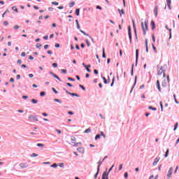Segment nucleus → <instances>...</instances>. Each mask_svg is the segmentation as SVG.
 <instances>
[{"label":"nucleus","instance_id":"nucleus-33","mask_svg":"<svg viewBox=\"0 0 179 179\" xmlns=\"http://www.w3.org/2000/svg\"><path fill=\"white\" fill-rule=\"evenodd\" d=\"M100 134H96V136H95V141H97V139H100Z\"/></svg>","mask_w":179,"mask_h":179},{"label":"nucleus","instance_id":"nucleus-34","mask_svg":"<svg viewBox=\"0 0 179 179\" xmlns=\"http://www.w3.org/2000/svg\"><path fill=\"white\" fill-rule=\"evenodd\" d=\"M70 95L75 96L76 97H79V95L78 94H75V93H71Z\"/></svg>","mask_w":179,"mask_h":179},{"label":"nucleus","instance_id":"nucleus-7","mask_svg":"<svg viewBox=\"0 0 179 179\" xmlns=\"http://www.w3.org/2000/svg\"><path fill=\"white\" fill-rule=\"evenodd\" d=\"M129 38L130 43H132V34L131 33V27H129Z\"/></svg>","mask_w":179,"mask_h":179},{"label":"nucleus","instance_id":"nucleus-63","mask_svg":"<svg viewBox=\"0 0 179 179\" xmlns=\"http://www.w3.org/2000/svg\"><path fill=\"white\" fill-rule=\"evenodd\" d=\"M56 131L57 132V134H61V130L56 129Z\"/></svg>","mask_w":179,"mask_h":179},{"label":"nucleus","instance_id":"nucleus-21","mask_svg":"<svg viewBox=\"0 0 179 179\" xmlns=\"http://www.w3.org/2000/svg\"><path fill=\"white\" fill-rule=\"evenodd\" d=\"M53 76L55 78V79H57L59 82H61V78L58 77L56 74H53Z\"/></svg>","mask_w":179,"mask_h":179},{"label":"nucleus","instance_id":"nucleus-51","mask_svg":"<svg viewBox=\"0 0 179 179\" xmlns=\"http://www.w3.org/2000/svg\"><path fill=\"white\" fill-rule=\"evenodd\" d=\"M169 156V150H166V152L165 153V157H167Z\"/></svg>","mask_w":179,"mask_h":179},{"label":"nucleus","instance_id":"nucleus-9","mask_svg":"<svg viewBox=\"0 0 179 179\" xmlns=\"http://www.w3.org/2000/svg\"><path fill=\"white\" fill-rule=\"evenodd\" d=\"M157 10H158V8H157V6H156L154 8V13L156 17H157Z\"/></svg>","mask_w":179,"mask_h":179},{"label":"nucleus","instance_id":"nucleus-1","mask_svg":"<svg viewBox=\"0 0 179 179\" xmlns=\"http://www.w3.org/2000/svg\"><path fill=\"white\" fill-rule=\"evenodd\" d=\"M141 27L143 31V34H146V31H148V22L145 21L144 23L141 22Z\"/></svg>","mask_w":179,"mask_h":179},{"label":"nucleus","instance_id":"nucleus-12","mask_svg":"<svg viewBox=\"0 0 179 179\" xmlns=\"http://www.w3.org/2000/svg\"><path fill=\"white\" fill-rule=\"evenodd\" d=\"M157 87L158 90H159V92H161L162 90L160 88V81H159V80H157Z\"/></svg>","mask_w":179,"mask_h":179},{"label":"nucleus","instance_id":"nucleus-10","mask_svg":"<svg viewBox=\"0 0 179 179\" xmlns=\"http://www.w3.org/2000/svg\"><path fill=\"white\" fill-rule=\"evenodd\" d=\"M151 27L152 30H155V29H156V24H155L154 21H151Z\"/></svg>","mask_w":179,"mask_h":179},{"label":"nucleus","instance_id":"nucleus-17","mask_svg":"<svg viewBox=\"0 0 179 179\" xmlns=\"http://www.w3.org/2000/svg\"><path fill=\"white\" fill-rule=\"evenodd\" d=\"M162 85L164 87H166V86H167V81H166V80H164Z\"/></svg>","mask_w":179,"mask_h":179},{"label":"nucleus","instance_id":"nucleus-38","mask_svg":"<svg viewBox=\"0 0 179 179\" xmlns=\"http://www.w3.org/2000/svg\"><path fill=\"white\" fill-rule=\"evenodd\" d=\"M149 110H153L154 111H156V108H152V106L148 107Z\"/></svg>","mask_w":179,"mask_h":179},{"label":"nucleus","instance_id":"nucleus-23","mask_svg":"<svg viewBox=\"0 0 179 179\" xmlns=\"http://www.w3.org/2000/svg\"><path fill=\"white\" fill-rule=\"evenodd\" d=\"M90 132H92V129H91L90 128L87 129L84 131L85 134H89Z\"/></svg>","mask_w":179,"mask_h":179},{"label":"nucleus","instance_id":"nucleus-46","mask_svg":"<svg viewBox=\"0 0 179 179\" xmlns=\"http://www.w3.org/2000/svg\"><path fill=\"white\" fill-rule=\"evenodd\" d=\"M22 99H24V100L29 99V96H26V95H24L22 96Z\"/></svg>","mask_w":179,"mask_h":179},{"label":"nucleus","instance_id":"nucleus-29","mask_svg":"<svg viewBox=\"0 0 179 179\" xmlns=\"http://www.w3.org/2000/svg\"><path fill=\"white\" fill-rule=\"evenodd\" d=\"M157 177H158V176L157 175L156 176H155H155H151L150 178H149V179H157Z\"/></svg>","mask_w":179,"mask_h":179},{"label":"nucleus","instance_id":"nucleus-16","mask_svg":"<svg viewBox=\"0 0 179 179\" xmlns=\"http://www.w3.org/2000/svg\"><path fill=\"white\" fill-rule=\"evenodd\" d=\"M90 64H88V65H87V66H85V68L86 69V70L88 71V72H91V71H90V69H89V68H90Z\"/></svg>","mask_w":179,"mask_h":179},{"label":"nucleus","instance_id":"nucleus-53","mask_svg":"<svg viewBox=\"0 0 179 179\" xmlns=\"http://www.w3.org/2000/svg\"><path fill=\"white\" fill-rule=\"evenodd\" d=\"M79 86L81 87V89H83V90H86V88H85L83 85H80Z\"/></svg>","mask_w":179,"mask_h":179},{"label":"nucleus","instance_id":"nucleus-41","mask_svg":"<svg viewBox=\"0 0 179 179\" xmlns=\"http://www.w3.org/2000/svg\"><path fill=\"white\" fill-rule=\"evenodd\" d=\"M3 24H4V26H8L9 22H8V21H4Z\"/></svg>","mask_w":179,"mask_h":179},{"label":"nucleus","instance_id":"nucleus-4","mask_svg":"<svg viewBox=\"0 0 179 179\" xmlns=\"http://www.w3.org/2000/svg\"><path fill=\"white\" fill-rule=\"evenodd\" d=\"M29 121H38V118L34 115H30L28 117Z\"/></svg>","mask_w":179,"mask_h":179},{"label":"nucleus","instance_id":"nucleus-24","mask_svg":"<svg viewBox=\"0 0 179 179\" xmlns=\"http://www.w3.org/2000/svg\"><path fill=\"white\" fill-rule=\"evenodd\" d=\"M166 29H167L168 30H169V32H170V37L169 38H171V29H169V26L166 25Z\"/></svg>","mask_w":179,"mask_h":179},{"label":"nucleus","instance_id":"nucleus-42","mask_svg":"<svg viewBox=\"0 0 179 179\" xmlns=\"http://www.w3.org/2000/svg\"><path fill=\"white\" fill-rule=\"evenodd\" d=\"M54 101H56L57 103H62V102L60 101L59 99H54Z\"/></svg>","mask_w":179,"mask_h":179},{"label":"nucleus","instance_id":"nucleus-11","mask_svg":"<svg viewBox=\"0 0 179 179\" xmlns=\"http://www.w3.org/2000/svg\"><path fill=\"white\" fill-rule=\"evenodd\" d=\"M166 2H167V5H168V7L171 10V0H166Z\"/></svg>","mask_w":179,"mask_h":179},{"label":"nucleus","instance_id":"nucleus-22","mask_svg":"<svg viewBox=\"0 0 179 179\" xmlns=\"http://www.w3.org/2000/svg\"><path fill=\"white\" fill-rule=\"evenodd\" d=\"M119 13L120 15V16H122V15H124V10L123 9H118Z\"/></svg>","mask_w":179,"mask_h":179},{"label":"nucleus","instance_id":"nucleus-36","mask_svg":"<svg viewBox=\"0 0 179 179\" xmlns=\"http://www.w3.org/2000/svg\"><path fill=\"white\" fill-rule=\"evenodd\" d=\"M14 29L15 30H17L18 29H20V27H19V25H15Z\"/></svg>","mask_w":179,"mask_h":179},{"label":"nucleus","instance_id":"nucleus-2","mask_svg":"<svg viewBox=\"0 0 179 179\" xmlns=\"http://www.w3.org/2000/svg\"><path fill=\"white\" fill-rule=\"evenodd\" d=\"M114 168V165H113L110 169L109 171L107 172H104L102 175V179H108V174L110 173V171H111V170H113V169Z\"/></svg>","mask_w":179,"mask_h":179},{"label":"nucleus","instance_id":"nucleus-45","mask_svg":"<svg viewBox=\"0 0 179 179\" xmlns=\"http://www.w3.org/2000/svg\"><path fill=\"white\" fill-rule=\"evenodd\" d=\"M68 80H71L72 82H75V80L71 77L68 78Z\"/></svg>","mask_w":179,"mask_h":179},{"label":"nucleus","instance_id":"nucleus-50","mask_svg":"<svg viewBox=\"0 0 179 179\" xmlns=\"http://www.w3.org/2000/svg\"><path fill=\"white\" fill-rule=\"evenodd\" d=\"M85 43H86L87 45V47H90V43H89L88 41H85Z\"/></svg>","mask_w":179,"mask_h":179},{"label":"nucleus","instance_id":"nucleus-54","mask_svg":"<svg viewBox=\"0 0 179 179\" xmlns=\"http://www.w3.org/2000/svg\"><path fill=\"white\" fill-rule=\"evenodd\" d=\"M55 47L56 48H59V43H56V44L55 45Z\"/></svg>","mask_w":179,"mask_h":179},{"label":"nucleus","instance_id":"nucleus-13","mask_svg":"<svg viewBox=\"0 0 179 179\" xmlns=\"http://www.w3.org/2000/svg\"><path fill=\"white\" fill-rule=\"evenodd\" d=\"M133 27L134 28V33H135V35H136V38H138V35L136 34V28H135V21H133Z\"/></svg>","mask_w":179,"mask_h":179},{"label":"nucleus","instance_id":"nucleus-30","mask_svg":"<svg viewBox=\"0 0 179 179\" xmlns=\"http://www.w3.org/2000/svg\"><path fill=\"white\" fill-rule=\"evenodd\" d=\"M36 145H37L38 148H44V144L38 143V144H36Z\"/></svg>","mask_w":179,"mask_h":179},{"label":"nucleus","instance_id":"nucleus-37","mask_svg":"<svg viewBox=\"0 0 179 179\" xmlns=\"http://www.w3.org/2000/svg\"><path fill=\"white\" fill-rule=\"evenodd\" d=\"M115 80V78L113 77V80H112V83H111V85H110L111 87L113 86Z\"/></svg>","mask_w":179,"mask_h":179},{"label":"nucleus","instance_id":"nucleus-62","mask_svg":"<svg viewBox=\"0 0 179 179\" xmlns=\"http://www.w3.org/2000/svg\"><path fill=\"white\" fill-rule=\"evenodd\" d=\"M48 54H49L50 55H51V54H52V52L51 50H48Z\"/></svg>","mask_w":179,"mask_h":179},{"label":"nucleus","instance_id":"nucleus-61","mask_svg":"<svg viewBox=\"0 0 179 179\" xmlns=\"http://www.w3.org/2000/svg\"><path fill=\"white\" fill-rule=\"evenodd\" d=\"M49 45H44V48L45 50H47L48 48Z\"/></svg>","mask_w":179,"mask_h":179},{"label":"nucleus","instance_id":"nucleus-15","mask_svg":"<svg viewBox=\"0 0 179 179\" xmlns=\"http://www.w3.org/2000/svg\"><path fill=\"white\" fill-rule=\"evenodd\" d=\"M139 57V50H136V59H138V57Z\"/></svg>","mask_w":179,"mask_h":179},{"label":"nucleus","instance_id":"nucleus-49","mask_svg":"<svg viewBox=\"0 0 179 179\" xmlns=\"http://www.w3.org/2000/svg\"><path fill=\"white\" fill-rule=\"evenodd\" d=\"M94 73L95 75H99V71L95 69V70H94Z\"/></svg>","mask_w":179,"mask_h":179},{"label":"nucleus","instance_id":"nucleus-5","mask_svg":"<svg viewBox=\"0 0 179 179\" xmlns=\"http://www.w3.org/2000/svg\"><path fill=\"white\" fill-rule=\"evenodd\" d=\"M20 169H27L29 167V165L26 163H21L19 164Z\"/></svg>","mask_w":179,"mask_h":179},{"label":"nucleus","instance_id":"nucleus-32","mask_svg":"<svg viewBox=\"0 0 179 179\" xmlns=\"http://www.w3.org/2000/svg\"><path fill=\"white\" fill-rule=\"evenodd\" d=\"M12 9H13V10H14L15 12H18V10H17V8H16V6H13L12 7Z\"/></svg>","mask_w":179,"mask_h":179},{"label":"nucleus","instance_id":"nucleus-3","mask_svg":"<svg viewBox=\"0 0 179 179\" xmlns=\"http://www.w3.org/2000/svg\"><path fill=\"white\" fill-rule=\"evenodd\" d=\"M157 75L159 76H162V75H163V78H166V73L164 72V70H163V67H161L159 69H158Z\"/></svg>","mask_w":179,"mask_h":179},{"label":"nucleus","instance_id":"nucleus-56","mask_svg":"<svg viewBox=\"0 0 179 179\" xmlns=\"http://www.w3.org/2000/svg\"><path fill=\"white\" fill-rule=\"evenodd\" d=\"M29 59L33 60V59H34V57L33 56L30 55L29 57Z\"/></svg>","mask_w":179,"mask_h":179},{"label":"nucleus","instance_id":"nucleus-27","mask_svg":"<svg viewBox=\"0 0 179 179\" xmlns=\"http://www.w3.org/2000/svg\"><path fill=\"white\" fill-rule=\"evenodd\" d=\"M100 136H103V139H106V134H104V132L101 131V134H99Z\"/></svg>","mask_w":179,"mask_h":179},{"label":"nucleus","instance_id":"nucleus-44","mask_svg":"<svg viewBox=\"0 0 179 179\" xmlns=\"http://www.w3.org/2000/svg\"><path fill=\"white\" fill-rule=\"evenodd\" d=\"M178 127V123H176V124H175V127H174V129H173V131H176V129H177Z\"/></svg>","mask_w":179,"mask_h":179},{"label":"nucleus","instance_id":"nucleus-43","mask_svg":"<svg viewBox=\"0 0 179 179\" xmlns=\"http://www.w3.org/2000/svg\"><path fill=\"white\" fill-rule=\"evenodd\" d=\"M41 47V43H36V48H40Z\"/></svg>","mask_w":179,"mask_h":179},{"label":"nucleus","instance_id":"nucleus-6","mask_svg":"<svg viewBox=\"0 0 179 179\" xmlns=\"http://www.w3.org/2000/svg\"><path fill=\"white\" fill-rule=\"evenodd\" d=\"M171 174H173V167H171L168 171V174H167L168 178H171Z\"/></svg>","mask_w":179,"mask_h":179},{"label":"nucleus","instance_id":"nucleus-28","mask_svg":"<svg viewBox=\"0 0 179 179\" xmlns=\"http://www.w3.org/2000/svg\"><path fill=\"white\" fill-rule=\"evenodd\" d=\"M52 5H55L56 6H58L59 5V3H58L57 1H52Z\"/></svg>","mask_w":179,"mask_h":179},{"label":"nucleus","instance_id":"nucleus-8","mask_svg":"<svg viewBox=\"0 0 179 179\" xmlns=\"http://www.w3.org/2000/svg\"><path fill=\"white\" fill-rule=\"evenodd\" d=\"M80 33H83V34H84V36H87V37H89L90 38H92V36H90L89 35V34H86V32H85V31H83L82 29L80 30Z\"/></svg>","mask_w":179,"mask_h":179},{"label":"nucleus","instance_id":"nucleus-20","mask_svg":"<svg viewBox=\"0 0 179 179\" xmlns=\"http://www.w3.org/2000/svg\"><path fill=\"white\" fill-rule=\"evenodd\" d=\"M80 12V8H77L76 10V16H79Z\"/></svg>","mask_w":179,"mask_h":179},{"label":"nucleus","instance_id":"nucleus-40","mask_svg":"<svg viewBox=\"0 0 179 179\" xmlns=\"http://www.w3.org/2000/svg\"><path fill=\"white\" fill-rule=\"evenodd\" d=\"M52 65L53 68H57V66H58V64L57 63H53Z\"/></svg>","mask_w":179,"mask_h":179},{"label":"nucleus","instance_id":"nucleus-59","mask_svg":"<svg viewBox=\"0 0 179 179\" xmlns=\"http://www.w3.org/2000/svg\"><path fill=\"white\" fill-rule=\"evenodd\" d=\"M122 166H123L122 164H120V167H119V170H120V171L122 170Z\"/></svg>","mask_w":179,"mask_h":179},{"label":"nucleus","instance_id":"nucleus-48","mask_svg":"<svg viewBox=\"0 0 179 179\" xmlns=\"http://www.w3.org/2000/svg\"><path fill=\"white\" fill-rule=\"evenodd\" d=\"M21 57H26V52H22L21 53Z\"/></svg>","mask_w":179,"mask_h":179},{"label":"nucleus","instance_id":"nucleus-47","mask_svg":"<svg viewBox=\"0 0 179 179\" xmlns=\"http://www.w3.org/2000/svg\"><path fill=\"white\" fill-rule=\"evenodd\" d=\"M6 13H8V10L3 13L2 17H5V15H6Z\"/></svg>","mask_w":179,"mask_h":179},{"label":"nucleus","instance_id":"nucleus-14","mask_svg":"<svg viewBox=\"0 0 179 179\" xmlns=\"http://www.w3.org/2000/svg\"><path fill=\"white\" fill-rule=\"evenodd\" d=\"M99 171H100V166H98V167H97V172L94 175V178H97V176H99Z\"/></svg>","mask_w":179,"mask_h":179},{"label":"nucleus","instance_id":"nucleus-60","mask_svg":"<svg viewBox=\"0 0 179 179\" xmlns=\"http://www.w3.org/2000/svg\"><path fill=\"white\" fill-rule=\"evenodd\" d=\"M66 85L67 86H69V87H72V84L67 83Z\"/></svg>","mask_w":179,"mask_h":179},{"label":"nucleus","instance_id":"nucleus-26","mask_svg":"<svg viewBox=\"0 0 179 179\" xmlns=\"http://www.w3.org/2000/svg\"><path fill=\"white\" fill-rule=\"evenodd\" d=\"M102 58H106V50L104 48H103Z\"/></svg>","mask_w":179,"mask_h":179},{"label":"nucleus","instance_id":"nucleus-25","mask_svg":"<svg viewBox=\"0 0 179 179\" xmlns=\"http://www.w3.org/2000/svg\"><path fill=\"white\" fill-rule=\"evenodd\" d=\"M31 103H33V104H37V103H38V101L34 99H31Z\"/></svg>","mask_w":179,"mask_h":179},{"label":"nucleus","instance_id":"nucleus-31","mask_svg":"<svg viewBox=\"0 0 179 179\" xmlns=\"http://www.w3.org/2000/svg\"><path fill=\"white\" fill-rule=\"evenodd\" d=\"M75 5V1H72L69 3L70 8H72Z\"/></svg>","mask_w":179,"mask_h":179},{"label":"nucleus","instance_id":"nucleus-19","mask_svg":"<svg viewBox=\"0 0 179 179\" xmlns=\"http://www.w3.org/2000/svg\"><path fill=\"white\" fill-rule=\"evenodd\" d=\"M136 78L137 77H135V81H134V86L131 87V90L130 91V93H132V90H134V87H135V85H136Z\"/></svg>","mask_w":179,"mask_h":179},{"label":"nucleus","instance_id":"nucleus-35","mask_svg":"<svg viewBox=\"0 0 179 179\" xmlns=\"http://www.w3.org/2000/svg\"><path fill=\"white\" fill-rule=\"evenodd\" d=\"M52 90L54 92V93H55V94H58V91H57V90H55V88L52 87Z\"/></svg>","mask_w":179,"mask_h":179},{"label":"nucleus","instance_id":"nucleus-52","mask_svg":"<svg viewBox=\"0 0 179 179\" xmlns=\"http://www.w3.org/2000/svg\"><path fill=\"white\" fill-rule=\"evenodd\" d=\"M40 95H41V96H45V92H41V94H40Z\"/></svg>","mask_w":179,"mask_h":179},{"label":"nucleus","instance_id":"nucleus-57","mask_svg":"<svg viewBox=\"0 0 179 179\" xmlns=\"http://www.w3.org/2000/svg\"><path fill=\"white\" fill-rule=\"evenodd\" d=\"M124 178H128V173H124Z\"/></svg>","mask_w":179,"mask_h":179},{"label":"nucleus","instance_id":"nucleus-18","mask_svg":"<svg viewBox=\"0 0 179 179\" xmlns=\"http://www.w3.org/2000/svg\"><path fill=\"white\" fill-rule=\"evenodd\" d=\"M159 159L156 158L155 162H153V166H156L157 163H159Z\"/></svg>","mask_w":179,"mask_h":179},{"label":"nucleus","instance_id":"nucleus-39","mask_svg":"<svg viewBox=\"0 0 179 179\" xmlns=\"http://www.w3.org/2000/svg\"><path fill=\"white\" fill-rule=\"evenodd\" d=\"M103 83H105V85H107V79H106L105 77H103Z\"/></svg>","mask_w":179,"mask_h":179},{"label":"nucleus","instance_id":"nucleus-64","mask_svg":"<svg viewBox=\"0 0 179 179\" xmlns=\"http://www.w3.org/2000/svg\"><path fill=\"white\" fill-rule=\"evenodd\" d=\"M34 75H33V74H29V78H34Z\"/></svg>","mask_w":179,"mask_h":179},{"label":"nucleus","instance_id":"nucleus-55","mask_svg":"<svg viewBox=\"0 0 179 179\" xmlns=\"http://www.w3.org/2000/svg\"><path fill=\"white\" fill-rule=\"evenodd\" d=\"M62 73H66V70L65 69H62Z\"/></svg>","mask_w":179,"mask_h":179},{"label":"nucleus","instance_id":"nucleus-58","mask_svg":"<svg viewBox=\"0 0 179 179\" xmlns=\"http://www.w3.org/2000/svg\"><path fill=\"white\" fill-rule=\"evenodd\" d=\"M57 164H53L52 165H51V167H57Z\"/></svg>","mask_w":179,"mask_h":179}]
</instances>
